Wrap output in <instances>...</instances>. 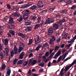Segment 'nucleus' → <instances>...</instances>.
Returning <instances> with one entry per match:
<instances>
[{"mask_svg":"<svg viewBox=\"0 0 76 76\" xmlns=\"http://www.w3.org/2000/svg\"><path fill=\"white\" fill-rule=\"evenodd\" d=\"M30 11H29V10H24L22 12V14L24 15V16L26 20L28 19V18H29V16L28 15L30 14Z\"/></svg>","mask_w":76,"mask_h":76,"instance_id":"1","label":"nucleus"},{"mask_svg":"<svg viewBox=\"0 0 76 76\" xmlns=\"http://www.w3.org/2000/svg\"><path fill=\"white\" fill-rule=\"evenodd\" d=\"M53 20L51 21L50 18H48L46 20V22L42 20V23H41V25H46V24H50V23H51L53 22Z\"/></svg>","mask_w":76,"mask_h":76,"instance_id":"2","label":"nucleus"},{"mask_svg":"<svg viewBox=\"0 0 76 76\" xmlns=\"http://www.w3.org/2000/svg\"><path fill=\"white\" fill-rule=\"evenodd\" d=\"M32 4H31V2H29L27 4H25L21 6L20 8H23L24 9L25 8H26V7H28L29 6H32Z\"/></svg>","mask_w":76,"mask_h":76,"instance_id":"3","label":"nucleus"},{"mask_svg":"<svg viewBox=\"0 0 76 76\" xmlns=\"http://www.w3.org/2000/svg\"><path fill=\"white\" fill-rule=\"evenodd\" d=\"M37 6L39 8H42L44 7V4L41 1L38 2Z\"/></svg>","mask_w":76,"mask_h":76,"instance_id":"4","label":"nucleus"},{"mask_svg":"<svg viewBox=\"0 0 76 76\" xmlns=\"http://www.w3.org/2000/svg\"><path fill=\"white\" fill-rule=\"evenodd\" d=\"M15 22L13 20V18L11 17H10L9 18V20L8 22L9 24H10V25H12L13 23H14Z\"/></svg>","mask_w":76,"mask_h":76,"instance_id":"5","label":"nucleus"},{"mask_svg":"<svg viewBox=\"0 0 76 76\" xmlns=\"http://www.w3.org/2000/svg\"><path fill=\"white\" fill-rule=\"evenodd\" d=\"M53 33V30L52 27L50 28L48 30V34L49 36L51 35Z\"/></svg>","mask_w":76,"mask_h":76,"instance_id":"6","label":"nucleus"},{"mask_svg":"<svg viewBox=\"0 0 76 76\" xmlns=\"http://www.w3.org/2000/svg\"><path fill=\"white\" fill-rule=\"evenodd\" d=\"M39 38V36L36 38L35 39V43L36 44H38L40 41H41V40H40Z\"/></svg>","mask_w":76,"mask_h":76,"instance_id":"7","label":"nucleus"},{"mask_svg":"<svg viewBox=\"0 0 76 76\" xmlns=\"http://www.w3.org/2000/svg\"><path fill=\"white\" fill-rule=\"evenodd\" d=\"M61 54V51L59 50L58 52L56 53V54L54 56V58L56 59V57H58V56H60Z\"/></svg>","mask_w":76,"mask_h":76,"instance_id":"8","label":"nucleus"},{"mask_svg":"<svg viewBox=\"0 0 76 76\" xmlns=\"http://www.w3.org/2000/svg\"><path fill=\"white\" fill-rule=\"evenodd\" d=\"M53 30H57L58 29V24L55 23L53 25Z\"/></svg>","mask_w":76,"mask_h":76,"instance_id":"9","label":"nucleus"},{"mask_svg":"<svg viewBox=\"0 0 76 76\" xmlns=\"http://www.w3.org/2000/svg\"><path fill=\"white\" fill-rule=\"evenodd\" d=\"M18 36H20V37H21L23 38H25L26 37V35L25 34H23L22 33H20V32H19L18 33Z\"/></svg>","mask_w":76,"mask_h":76,"instance_id":"10","label":"nucleus"},{"mask_svg":"<svg viewBox=\"0 0 76 76\" xmlns=\"http://www.w3.org/2000/svg\"><path fill=\"white\" fill-rule=\"evenodd\" d=\"M25 25L26 26H28V25H31V23H32L29 20L27 21H25Z\"/></svg>","mask_w":76,"mask_h":76,"instance_id":"11","label":"nucleus"},{"mask_svg":"<svg viewBox=\"0 0 76 76\" xmlns=\"http://www.w3.org/2000/svg\"><path fill=\"white\" fill-rule=\"evenodd\" d=\"M16 16V17H19V16H20V14L17 13L16 12H15L13 14L12 13L11 16Z\"/></svg>","mask_w":76,"mask_h":76,"instance_id":"12","label":"nucleus"},{"mask_svg":"<svg viewBox=\"0 0 76 76\" xmlns=\"http://www.w3.org/2000/svg\"><path fill=\"white\" fill-rule=\"evenodd\" d=\"M23 47H20L18 49V53H20L22 51V49H25V46H23Z\"/></svg>","mask_w":76,"mask_h":76,"instance_id":"13","label":"nucleus"},{"mask_svg":"<svg viewBox=\"0 0 76 76\" xmlns=\"http://www.w3.org/2000/svg\"><path fill=\"white\" fill-rule=\"evenodd\" d=\"M61 13H62V14H67V10H63L62 11H61Z\"/></svg>","mask_w":76,"mask_h":76,"instance_id":"14","label":"nucleus"},{"mask_svg":"<svg viewBox=\"0 0 76 76\" xmlns=\"http://www.w3.org/2000/svg\"><path fill=\"white\" fill-rule=\"evenodd\" d=\"M14 51L15 54H16L18 53V48L16 46H15L14 48Z\"/></svg>","mask_w":76,"mask_h":76,"instance_id":"15","label":"nucleus"},{"mask_svg":"<svg viewBox=\"0 0 76 76\" xmlns=\"http://www.w3.org/2000/svg\"><path fill=\"white\" fill-rule=\"evenodd\" d=\"M24 57V54H23V52H22L21 54L20 55L19 58L20 59H22Z\"/></svg>","mask_w":76,"mask_h":76,"instance_id":"16","label":"nucleus"},{"mask_svg":"<svg viewBox=\"0 0 76 76\" xmlns=\"http://www.w3.org/2000/svg\"><path fill=\"white\" fill-rule=\"evenodd\" d=\"M9 32L10 34H11L12 35H15V32L13 30H10Z\"/></svg>","mask_w":76,"mask_h":76,"instance_id":"17","label":"nucleus"},{"mask_svg":"<svg viewBox=\"0 0 76 76\" xmlns=\"http://www.w3.org/2000/svg\"><path fill=\"white\" fill-rule=\"evenodd\" d=\"M69 66H68L66 67H65V68L64 69L65 72H67L69 70V69L71 67H70V64L69 65Z\"/></svg>","mask_w":76,"mask_h":76,"instance_id":"18","label":"nucleus"},{"mask_svg":"<svg viewBox=\"0 0 76 76\" xmlns=\"http://www.w3.org/2000/svg\"><path fill=\"white\" fill-rule=\"evenodd\" d=\"M47 46H48V43L46 42L44 44H43L42 48V50L43 49H44V48H45V47H47Z\"/></svg>","mask_w":76,"mask_h":76,"instance_id":"19","label":"nucleus"},{"mask_svg":"<svg viewBox=\"0 0 76 76\" xmlns=\"http://www.w3.org/2000/svg\"><path fill=\"white\" fill-rule=\"evenodd\" d=\"M36 8H37V6H36V5H33L32 6H31V7L30 8V9H31L33 10H35V9H36Z\"/></svg>","mask_w":76,"mask_h":76,"instance_id":"20","label":"nucleus"},{"mask_svg":"<svg viewBox=\"0 0 76 76\" xmlns=\"http://www.w3.org/2000/svg\"><path fill=\"white\" fill-rule=\"evenodd\" d=\"M8 70L7 71V75L10 76V73H11V69H8Z\"/></svg>","mask_w":76,"mask_h":76,"instance_id":"21","label":"nucleus"},{"mask_svg":"<svg viewBox=\"0 0 76 76\" xmlns=\"http://www.w3.org/2000/svg\"><path fill=\"white\" fill-rule=\"evenodd\" d=\"M23 62V60H20L17 63V65L19 64L20 65V64H22Z\"/></svg>","mask_w":76,"mask_h":76,"instance_id":"22","label":"nucleus"},{"mask_svg":"<svg viewBox=\"0 0 76 76\" xmlns=\"http://www.w3.org/2000/svg\"><path fill=\"white\" fill-rule=\"evenodd\" d=\"M66 3H67V4H70L72 3V0H66L65 1Z\"/></svg>","mask_w":76,"mask_h":76,"instance_id":"23","label":"nucleus"},{"mask_svg":"<svg viewBox=\"0 0 76 76\" xmlns=\"http://www.w3.org/2000/svg\"><path fill=\"white\" fill-rule=\"evenodd\" d=\"M4 41H5L4 44L6 45H7V44H8V43L9 42V40L7 39V38H6L4 40Z\"/></svg>","mask_w":76,"mask_h":76,"instance_id":"24","label":"nucleus"},{"mask_svg":"<svg viewBox=\"0 0 76 76\" xmlns=\"http://www.w3.org/2000/svg\"><path fill=\"white\" fill-rule=\"evenodd\" d=\"M13 8H14L12 9V10H13L14 11H16L19 10V8L17 6L14 7Z\"/></svg>","mask_w":76,"mask_h":76,"instance_id":"25","label":"nucleus"},{"mask_svg":"<svg viewBox=\"0 0 76 76\" xmlns=\"http://www.w3.org/2000/svg\"><path fill=\"white\" fill-rule=\"evenodd\" d=\"M32 42H33V40L32 39H30L29 41V42L28 43V45H30L32 43Z\"/></svg>","mask_w":76,"mask_h":76,"instance_id":"26","label":"nucleus"},{"mask_svg":"<svg viewBox=\"0 0 76 76\" xmlns=\"http://www.w3.org/2000/svg\"><path fill=\"white\" fill-rule=\"evenodd\" d=\"M40 26V24H37L35 25L34 27V29H36L37 28H38Z\"/></svg>","mask_w":76,"mask_h":76,"instance_id":"27","label":"nucleus"},{"mask_svg":"<svg viewBox=\"0 0 76 76\" xmlns=\"http://www.w3.org/2000/svg\"><path fill=\"white\" fill-rule=\"evenodd\" d=\"M6 66L5 64H2L1 69L2 70H4L6 69Z\"/></svg>","mask_w":76,"mask_h":76,"instance_id":"28","label":"nucleus"},{"mask_svg":"<svg viewBox=\"0 0 76 76\" xmlns=\"http://www.w3.org/2000/svg\"><path fill=\"white\" fill-rule=\"evenodd\" d=\"M27 28L28 31H31L32 30V27L31 26H27Z\"/></svg>","mask_w":76,"mask_h":76,"instance_id":"29","label":"nucleus"},{"mask_svg":"<svg viewBox=\"0 0 76 76\" xmlns=\"http://www.w3.org/2000/svg\"><path fill=\"white\" fill-rule=\"evenodd\" d=\"M57 21L58 23H59V24H62V21L61 20H60V19H58L57 20Z\"/></svg>","mask_w":76,"mask_h":76,"instance_id":"30","label":"nucleus"},{"mask_svg":"<svg viewBox=\"0 0 76 76\" xmlns=\"http://www.w3.org/2000/svg\"><path fill=\"white\" fill-rule=\"evenodd\" d=\"M62 58V57L61 56H60L58 59L57 61V63H59L61 61V59Z\"/></svg>","mask_w":76,"mask_h":76,"instance_id":"31","label":"nucleus"},{"mask_svg":"<svg viewBox=\"0 0 76 76\" xmlns=\"http://www.w3.org/2000/svg\"><path fill=\"white\" fill-rule=\"evenodd\" d=\"M54 54H55V52H53L52 53V54L49 56V58L50 59L51 58L53 57L54 55Z\"/></svg>","mask_w":76,"mask_h":76,"instance_id":"32","label":"nucleus"},{"mask_svg":"<svg viewBox=\"0 0 76 76\" xmlns=\"http://www.w3.org/2000/svg\"><path fill=\"white\" fill-rule=\"evenodd\" d=\"M66 18L65 17H64L62 18V20H61V21H62V22H66Z\"/></svg>","mask_w":76,"mask_h":76,"instance_id":"33","label":"nucleus"},{"mask_svg":"<svg viewBox=\"0 0 76 76\" xmlns=\"http://www.w3.org/2000/svg\"><path fill=\"white\" fill-rule=\"evenodd\" d=\"M59 48H60V46H56L54 50V51H58V49H59Z\"/></svg>","mask_w":76,"mask_h":76,"instance_id":"34","label":"nucleus"},{"mask_svg":"<svg viewBox=\"0 0 76 76\" xmlns=\"http://www.w3.org/2000/svg\"><path fill=\"white\" fill-rule=\"evenodd\" d=\"M49 10H54L55 8H54V7L53 6H51V7H50L49 8Z\"/></svg>","mask_w":76,"mask_h":76,"instance_id":"35","label":"nucleus"},{"mask_svg":"<svg viewBox=\"0 0 76 76\" xmlns=\"http://www.w3.org/2000/svg\"><path fill=\"white\" fill-rule=\"evenodd\" d=\"M37 62V61L36 60H34L33 61V62L32 63V65H34V64H36V63Z\"/></svg>","mask_w":76,"mask_h":76,"instance_id":"36","label":"nucleus"},{"mask_svg":"<svg viewBox=\"0 0 76 76\" xmlns=\"http://www.w3.org/2000/svg\"><path fill=\"white\" fill-rule=\"evenodd\" d=\"M23 20V18H22V17L20 16L19 19L18 20V21L20 22H22Z\"/></svg>","mask_w":76,"mask_h":76,"instance_id":"37","label":"nucleus"},{"mask_svg":"<svg viewBox=\"0 0 76 76\" xmlns=\"http://www.w3.org/2000/svg\"><path fill=\"white\" fill-rule=\"evenodd\" d=\"M41 17H38L37 18V23H39V22H40L41 21Z\"/></svg>","mask_w":76,"mask_h":76,"instance_id":"38","label":"nucleus"},{"mask_svg":"<svg viewBox=\"0 0 76 76\" xmlns=\"http://www.w3.org/2000/svg\"><path fill=\"white\" fill-rule=\"evenodd\" d=\"M11 57H13L14 56V51L12 50L11 51Z\"/></svg>","mask_w":76,"mask_h":76,"instance_id":"39","label":"nucleus"},{"mask_svg":"<svg viewBox=\"0 0 76 76\" xmlns=\"http://www.w3.org/2000/svg\"><path fill=\"white\" fill-rule=\"evenodd\" d=\"M67 54V53H66L64 55H63L62 56H64V58H62V61H63L64 60V59H65V58H66V54Z\"/></svg>","mask_w":76,"mask_h":76,"instance_id":"40","label":"nucleus"},{"mask_svg":"<svg viewBox=\"0 0 76 76\" xmlns=\"http://www.w3.org/2000/svg\"><path fill=\"white\" fill-rule=\"evenodd\" d=\"M53 42H54L51 39H50L49 41V44H51V45L53 44Z\"/></svg>","mask_w":76,"mask_h":76,"instance_id":"41","label":"nucleus"},{"mask_svg":"<svg viewBox=\"0 0 76 76\" xmlns=\"http://www.w3.org/2000/svg\"><path fill=\"white\" fill-rule=\"evenodd\" d=\"M50 39L52 41H53L54 42V41H56L55 37L54 36H53L52 37V38Z\"/></svg>","mask_w":76,"mask_h":76,"instance_id":"42","label":"nucleus"},{"mask_svg":"<svg viewBox=\"0 0 76 76\" xmlns=\"http://www.w3.org/2000/svg\"><path fill=\"white\" fill-rule=\"evenodd\" d=\"M76 8V6L75 5H72V7L71 8V9L73 10L74 9Z\"/></svg>","mask_w":76,"mask_h":76,"instance_id":"43","label":"nucleus"},{"mask_svg":"<svg viewBox=\"0 0 76 76\" xmlns=\"http://www.w3.org/2000/svg\"><path fill=\"white\" fill-rule=\"evenodd\" d=\"M75 41V40H74V39H72L71 40V41H69V40L68 41V42L69 43H72V42H73Z\"/></svg>","mask_w":76,"mask_h":76,"instance_id":"44","label":"nucleus"},{"mask_svg":"<svg viewBox=\"0 0 76 76\" xmlns=\"http://www.w3.org/2000/svg\"><path fill=\"white\" fill-rule=\"evenodd\" d=\"M18 61V59L16 58L13 61L14 64H15L16 63H17V61Z\"/></svg>","mask_w":76,"mask_h":76,"instance_id":"45","label":"nucleus"},{"mask_svg":"<svg viewBox=\"0 0 76 76\" xmlns=\"http://www.w3.org/2000/svg\"><path fill=\"white\" fill-rule=\"evenodd\" d=\"M68 35V34L67 33H66L64 35V39H66V38H67V37Z\"/></svg>","mask_w":76,"mask_h":76,"instance_id":"46","label":"nucleus"},{"mask_svg":"<svg viewBox=\"0 0 76 76\" xmlns=\"http://www.w3.org/2000/svg\"><path fill=\"white\" fill-rule=\"evenodd\" d=\"M45 12H46V11L45 10H43L40 12L39 13H41V14H44V13H45Z\"/></svg>","mask_w":76,"mask_h":76,"instance_id":"47","label":"nucleus"},{"mask_svg":"<svg viewBox=\"0 0 76 76\" xmlns=\"http://www.w3.org/2000/svg\"><path fill=\"white\" fill-rule=\"evenodd\" d=\"M70 58H71V57H68V58H66L65 60H64V61H67V60H69V59H70Z\"/></svg>","mask_w":76,"mask_h":76,"instance_id":"48","label":"nucleus"},{"mask_svg":"<svg viewBox=\"0 0 76 76\" xmlns=\"http://www.w3.org/2000/svg\"><path fill=\"white\" fill-rule=\"evenodd\" d=\"M45 56L46 57H48V56H49V52L48 51L46 53V54H45Z\"/></svg>","mask_w":76,"mask_h":76,"instance_id":"49","label":"nucleus"},{"mask_svg":"<svg viewBox=\"0 0 76 76\" xmlns=\"http://www.w3.org/2000/svg\"><path fill=\"white\" fill-rule=\"evenodd\" d=\"M70 72H68L67 74L66 75V76H70Z\"/></svg>","mask_w":76,"mask_h":76,"instance_id":"50","label":"nucleus"},{"mask_svg":"<svg viewBox=\"0 0 76 76\" xmlns=\"http://www.w3.org/2000/svg\"><path fill=\"white\" fill-rule=\"evenodd\" d=\"M64 67H63L62 68V69H61L60 73L61 74H64V73H63V71H64Z\"/></svg>","mask_w":76,"mask_h":76,"instance_id":"51","label":"nucleus"},{"mask_svg":"<svg viewBox=\"0 0 76 76\" xmlns=\"http://www.w3.org/2000/svg\"><path fill=\"white\" fill-rule=\"evenodd\" d=\"M0 56H1V58H4V56H3V53H0Z\"/></svg>","mask_w":76,"mask_h":76,"instance_id":"52","label":"nucleus"},{"mask_svg":"<svg viewBox=\"0 0 76 76\" xmlns=\"http://www.w3.org/2000/svg\"><path fill=\"white\" fill-rule=\"evenodd\" d=\"M36 19V18H35V17L34 16L32 17L31 18V20H34V21H35Z\"/></svg>","mask_w":76,"mask_h":76,"instance_id":"53","label":"nucleus"},{"mask_svg":"<svg viewBox=\"0 0 76 76\" xmlns=\"http://www.w3.org/2000/svg\"><path fill=\"white\" fill-rule=\"evenodd\" d=\"M7 8L8 9H11V7L10 5L8 4L7 5Z\"/></svg>","mask_w":76,"mask_h":76,"instance_id":"54","label":"nucleus"},{"mask_svg":"<svg viewBox=\"0 0 76 76\" xmlns=\"http://www.w3.org/2000/svg\"><path fill=\"white\" fill-rule=\"evenodd\" d=\"M60 14H57V15H56V18H59V17H60Z\"/></svg>","mask_w":76,"mask_h":76,"instance_id":"55","label":"nucleus"},{"mask_svg":"<svg viewBox=\"0 0 76 76\" xmlns=\"http://www.w3.org/2000/svg\"><path fill=\"white\" fill-rule=\"evenodd\" d=\"M39 48L38 47V46H37L36 48L35 49V51H38L39 50Z\"/></svg>","mask_w":76,"mask_h":76,"instance_id":"56","label":"nucleus"},{"mask_svg":"<svg viewBox=\"0 0 76 76\" xmlns=\"http://www.w3.org/2000/svg\"><path fill=\"white\" fill-rule=\"evenodd\" d=\"M33 76H38V75L37 74H36L35 73H33V75H32Z\"/></svg>","mask_w":76,"mask_h":76,"instance_id":"57","label":"nucleus"},{"mask_svg":"<svg viewBox=\"0 0 76 76\" xmlns=\"http://www.w3.org/2000/svg\"><path fill=\"white\" fill-rule=\"evenodd\" d=\"M39 66H41V67H43L44 66V64H39Z\"/></svg>","mask_w":76,"mask_h":76,"instance_id":"58","label":"nucleus"},{"mask_svg":"<svg viewBox=\"0 0 76 76\" xmlns=\"http://www.w3.org/2000/svg\"><path fill=\"white\" fill-rule=\"evenodd\" d=\"M37 47H38L40 48H41L42 47V45L41 44H39L37 46Z\"/></svg>","mask_w":76,"mask_h":76,"instance_id":"59","label":"nucleus"},{"mask_svg":"<svg viewBox=\"0 0 76 76\" xmlns=\"http://www.w3.org/2000/svg\"><path fill=\"white\" fill-rule=\"evenodd\" d=\"M43 71H44V69H40L39 70V72H42Z\"/></svg>","mask_w":76,"mask_h":76,"instance_id":"60","label":"nucleus"},{"mask_svg":"<svg viewBox=\"0 0 76 76\" xmlns=\"http://www.w3.org/2000/svg\"><path fill=\"white\" fill-rule=\"evenodd\" d=\"M51 61H50V62L48 63V67H50V66H51Z\"/></svg>","mask_w":76,"mask_h":76,"instance_id":"61","label":"nucleus"},{"mask_svg":"<svg viewBox=\"0 0 76 76\" xmlns=\"http://www.w3.org/2000/svg\"><path fill=\"white\" fill-rule=\"evenodd\" d=\"M7 35L9 37H12V35L9 33H8Z\"/></svg>","mask_w":76,"mask_h":76,"instance_id":"62","label":"nucleus"},{"mask_svg":"<svg viewBox=\"0 0 76 76\" xmlns=\"http://www.w3.org/2000/svg\"><path fill=\"white\" fill-rule=\"evenodd\" d=\"M57 62V61L55 59L53 61V63H56Z\"/></svg>","mask_w":76,"mask_h":76,"instance_id":"63","label":"nucleus"},{"mask_svg":"<svg viewBox=\"0 0 76 76\" xmlns=\"http://www.w3.org/2000/svg\"><path fill=\"white\" fill-rule=\"evenodd\" d=\"M33 56V54L31 53L29 54V57H32Z\"/></svg>","mask_w":76,"mask_h":76,"instance_id":"64","label":"nucleus"}]
</instances>
